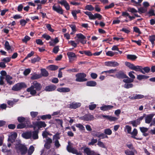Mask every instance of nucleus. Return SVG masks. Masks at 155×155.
<instances>
[{
  "mask_svg": "<svg viewBox=\"0 0 155 155\" xmlns=\"http://www.w3.org/2000/svg\"><path fill=\"white\" fill-rule=\"evenodd\" d=\"M42 87L41 84L37 81H34L30 87L27 89V91L30 92L31 94L34 95L36 93V91H40Z\"/></svg>",
  "mask_w": 155,
  "mask_h": 155,
  "instance_id": "1",
  "label": "nucleus"
},
{
  "mask_svg": "<svg viewBox=\"0 0 155 155\" xmlns=\"http://www.w3.org/2000/svg\"><path fill=\"white\" fill-rule=\"evenodd\" d=\"M21 141L17 140L16 143V148L17 151L20 152L22 154L26 153L27 151V148L25 145L21 144Z\"/></svg>",
  "mask_w": 155,
  "mask_h": 155,
  "instance_id": "2",
  "label": "nucleus"
},
{
  "mask_svg": "<svg viewBox=\"0 0 155 155\" xmlns=\"http://www.w3.org/2000/svg\"><path fill=\"white\" fill-rule=\"evenodd\" d=\"M68 145L67 147V149L68 152L77 155H81V153L80 152H78L75 149L72 147L71 143L70 141L68 142Z\"/></svg>",
  "mask_w": 155,
  "mask_h": 155,
  "instance_id": "3",
  "label": "nucleus"
},
{
  "mask_svg": "<svg viewBox=\"0 0 155 155\" xmlns=\"http://www.w3.org/2000/svg\"><path fill=\"white\" fill-rule=\"evenodd\" d=\"M27 87L26 84L24 83H18L15 85L12 88V90L14 91H18L23 88Z\"/></svg>",
  "mask_w": 155,
  "mask_h": 155,
  "instance_id": "4",
  "label": "nucleus"
},
{
  "mask_svg": "<svg viewBox=\"0 0 155 155\" xmlns=\"http://www.w3.org/2000/svg\"><path fill=\"white\" fill-rule=\"evenodd\" d=\"M86 74L84 73H79L76 75V81L78 82H83L87 81V79L85 78Z\"/></svg>",
  "mask_w": 155,
  "mask_h": 155,
  "instance_id": "5",
  "label": "nucleus"
},
{
  "mask_svg": "<svg viewBox=\"0 0 155 155\" xmlns=\"http://www.w3.org/2000/svg\"><path fill=\"white\" fill-rule=\"evenodd\" d=\"M35 129L36 127H37L38 129L42 127H45L46 126V124L44 121H36L33 123Z\"/></svg>",
  "mask_w": 155,
  "mask_h": 155,
  "instance_id": "6",
  "label": "nucleus"
},
{
  "mask_svg": "<svg viewBox=\"0 0 155 155\" xmlns=\"http://www.w3.org/2000/svg\"><path fill=\"white\" fill-rule=\"evenodd\" d=\"M17 136V134L16 132H12L9 134L8 136V140L12 143L14 141Z\"/></svg>",
  "mask_w": 155,
  "mask_h": 155,
  "instance_id": "7",
  "label": "nucleus"
},
{
  "mask_svg": "<svg viewBox=\"0 0 155 155\" xmlns=\"http://www.w3.org/2000/svg\"><path fill=\"white\" fill-rule=\"evenodd\" d=\"M104 64L106 66L113 67H115L119 65L118 63L115 61H106L105 62Z\"/></svg>",
  "mask_w": 155,
  "mask_h": 155,
  "instance_id": "8",
  "label": "nucleus"
},
{
  "mask_svg": "<svg viewBox=\"0 0 155 155\" xmlns=\"http://www.w3.org/2000/svg\"><path fill=\"white\" fill-rule=\"evenodd\" d=\"M144 96L142 94H134L132 95L129 96V98L131 100H136L143 98Z\"/></svg>",
  "mask_w": 155,
  "mask_h": 155,
  "instance_id": "9",
  "label": "nucleus"
},
{
  "mask_svg": "<svg viewBox=\"0 0 155 155\" xmlns=\"http://www.w3.org/2000/svg\"><path fill=\"white\" fill-rule=\"evenodd\" d=\"M53 9L57 13L62 14L63 13V10L59 5L56 6L54 5L52 7Z\"/></svg>",
  "mask_w": 155,
  "mask_h": 155,
  "instance_id": "10",
  "label": "nucleus"
},
{
  "mask_svg": "<svg viewBox=\"0 0 155 155\" xmlns=\"http://www.w3.org/2000/svg\"><path fill=\"white\" fill-rule=\"evenodd\" d=\"M94 118V116L90 114L85 115L83 117H80V119L87 121L93 120Z\"/></svg>",
  "mask_w": 155,
  "mask_h": 155,
  "instance_id": "11",
  "label": "nucleus"
},
{
  "mask_svg": "<svg viewBox=\"0 0 155 155\" xmlns=\"http://www.w3.org/2000/svg\"><path fill=\"white\" fill-rule=\"evenodd\" d=\"M67 55H68L69 59V61L71 62L74 60V58H76V55L75 54L71 52H69L67 53Z\"/></svg>",
  "mask_w": 155,
  "mask_h": 155,
  "instance_id": "12",
  "label": "nucleus"
},
{
  "mask_svg": "<svg viewBox=\"0 0 155 155\" xmlns=\"http://www.w3.org/2000/svg\"><path fill=\"white\" fill-rule=\"evenodd\" d=\"M81 105V103L74 102L70 104L69 107L72 109H76L80 107Z\"/></svg>",
  "mask_w": 155,
  "mask_h": 155,
  "instance_id": "13",
  "label": "nucleus"
},
{
  "mask_svg": "<svg viewBox=\"0 0 155 155\" xmlns=\"http://www.w3.org/2000/svg\"><path fill=\"white\" fill-rule=\"evenodd\" d=\"M22 136L23 138L26 139L31 138L32 136L31 131L23 133L22 134Z\"/></svg>",
  "mask_w": 155,
  "mask_h": 155,
  "instance_id": "14",
  "label": "nucleus"
},
{
  "mask_svg": "<svg viewBox=\"0 0 155 155\" xmlns=\"http://www.w3.org/2000/svg\"><path fill=\"white\" fill-rule=\"evenodd\" d=\"M56 88V87L54 85H49L46 87L45 90L46 91H51L54 90Z\"/></svg>",
  "mask_w": 155,
  "mask_h": 155,
  "instance_id": "15",
  "label": "nucleus"
},
{
  "mask_svg": "<svg viewBox=\"0 0 155 155\" xmlns=\"http://www.w3.org/2000/svg\"><path fill=\"white\" fill-rule=\"evenodd\" d=\"M154 115L155 114H152L147 115L146 117V123L147 124L150 123L153 117L154 116Z\"/></svg>",
  "mask_w": 155,
  "mask_h": 155,
  "instance_id": "16",
  "label": "nucleus"
},
{
  "mask_svg": "<svg viewBox=\"0 0 155 155\" xmlns=\"http://www.w3.org/2000/svg\"><path fill=\"white\" fill-rule=\"evenodd\" d=\"M140 129L144 136L146 137L148 135V134L146 133L148 130V128L144 127H140Z\"/></svg>",
  "mask_w": 155,
  "mask_h": 155,
  "instance_id": "17",
  "label": "nucleus"
},
{
  "mask_svg": "<svg viewBox=\"0 0 155 155\" xmlns=\"http://www.w3.org/2000/svg\"><path fill=\"white\" fill-rule=\"evenodd\" d=\"M57 91L60 92H68L70 91L68 87H61L57 89Z\"/></svg>",
  "mask_w": 155,
  "mask_h": 155,
  "instance_id": "18",
  "label": "nucleus"
},
{
  "mask_svg": "<svg viewBox=\"0 0 155 155\" xmlns=\"http://www.w3.org/2000/svg\"><path fill=\"white\" fill-rule=\"evenodd\" d=\"M114 107L113 106L110 105H104L100 107L101 110L103 111L110 110Z\"/></svg>",
  "mask_w": 155,
  "mask_h": 155,
  "instance_id": "19",
  "label": "nucleus"
},
{
  "mask_svg": "<svg viewBox=\"0 0 155 155\" xmlns=\"http://www.w3.org/2000/svg\"><path fill=\"white\" fill-rule=\"evenodd\" d=\"M102 117L111 121H114L117 120V118L111 116L103 115Z\"/></svg>",
  "mask_w": 155,
  "mask_h": 155,
  "instance_id": "20",
  "label": "nucleus"
},
{
  "mask_svg": "<svg viewBox=\"0 0 155 155\" xmlns=\"http://www.w3.org/2000/svg\"><path fill=\"white\" fill-rule=\"evenodd\" d=\"M32 136L31 137L34 139H37L38 138V130H35L33 131H31Z\"/></svg>",
  "mask_w": 155,
  "mask_h": 155,
  "instance_id": "21",
  "label": "nucleus"
},
{
  "mask_svg": "<svg viewBox=\"0 0 155 155\" xmlns=\"http://www.w3.org/2000/svg\"><path fill=\"white\" fill-rule=\"evenodd\" d=\"M133 70L136 71H140L142 73H144L143 71L142 70V67L141 66H135L134 65Z\"/></svg>",
  "mask_w": 155,
  "mask_h": 155,
  "instance_id": "22",
  "label": "nucleus"
},
{
  "mask_svg": "<svg viewBox=\"0 0 155 155\" xmlns=\"http://www.w3.org/2000/svg\"><path fill=\"white\" fill-rule=\"evenodd\" d=\"M58 136L54 135L53 137V140H56L55 142V145L57 148L59 147L60 146V144L59 143V141L58 140Z\"/></svg>",
  "mask_w": 155,
  "mask_h": 155,
  "instance_id": "23",
  "label": "nucleus"
},
{
  "mask_svg": "<svg viewBox=\"0 0 155 155\" xmlns=\"http://www.w3.org/2000/svg\"><path fill=\"white\" fill-rule=\"evenodd\" d=\"M84 152L87 155H93L94 151H91L89 148L87 147L84 149Z\"/></svg>",
  "mask_w": 155,
  "mask_h": 155,
  "instance_id": "24",
  "label": "nucleus"
},
{
  "mask_svg": "<svg viewBox=\"0 0 155 155\" xmlns=\"http://www.w3.org/2000/svg\"><path fill=\"white\" fill-rule=\"evenodd\" d=\"M51 41L49 42L50 46H54L59 42L58 38H56L54 39H51Z\"/></svg>",
  "mask_w": 155,
  "mask_h": 155,
  "instance_id": "25",
  "label": "nucleus"
},
{
  "mask_svg": "<svg viewBox=\"0 0 155 155\" xmlns=\"http://www.w3.org/2000/svg\"><path fill=\"white\" fill-rule=\"evenodd\" d=\"M116 77L118 78H125L126 75L121 72H119L116 74Z\"/></svg>",
  "mask_w": 155,
  "mask_h": 155,
  "instance_id": "26",
  "label": "nucleus"
},
{
  "mask_svg": "<svg viewBox=\"0 0 155 155\" xmlns=\"http://www.w3.org/2000/svg\"><path fill=\"white\" fill-rule=\"evenodd\" d=\"M12 77L10 76L9 75H7L6 76L5 79L7 83L10 85L12 84H13V81L11 80L12 79Z\"/></svg>",
  "mask_w": 155,
  "mask_h": 155,
  "instance_id": "27",
  "label": "nucleus"
},
{
  "mask_svg": "<svg viewBox=\"0 0 155 155\" xmlns=\"http://www.w3.org/2000/svg\"><path fill=\"white\" fill-rule=\"evenodd\" d=\"M41 75L40 74H38L34 73L32 75V76L31 77V78L32 80L37 79L41 78Z\"/></svg>",
  "mask_w": 155,
  "mask_h": 155,
  "instance_id": "28",
  "label": "nucleus"
},
{
  "mask_svg": "<svg viewBox=\"0 0 155 155\" xmlns=\"http://www.w3.org/2000/svg\"><path fill=\"white\" fill-rule=\"evenodd\" d=\"M149 41L151 42L153 47L154 45V41H155V35H153L150 36L149 37Z\"/></svg>",
  "mask_w": 155,
  "mask_h": 155,
  "instance_id": "29",
  "label": "nucleus"
},
{
  "mask_svg": "<svg viewBox=\"0 0 155 155\" xmlns=\"http://www.w3.org/2000/svg\"><path fill=\"white\" fill-rule=\"evenodd\" d=\"M41 119L42 120H45L46 119H50L51 118V115L50 114L43 115L40 116Z\"/></svg>",
  "mask_w": 155,
  "mask_h": 155,
  "instance_id": "30",
  "label": "nucleus"
},
{
  "mask_svg": "<svg viewBox=\"0 0 155 155\" xmlns=\"http://www.w3.org/2000/svg\"><path fill=\"white\" fill-rule=\"evenodd\" d=\"M149 77V76L140 74L137 75V79L139 80H141L142 79H147Z\"/></svg>",
  "mask_w": 155,
  "mask_h": 155,
  "instance_id": "31",
  "label": "nucleus"
},
{
  "mask_svg": "<svg viewBox=\"0 0 155 155\" xmlns=\"http://www.w3.org/2000/svg\"><path fill=\"white\" fill-rule=\"evenodd\" d=\"M86 85L88 86L94 87L97 85V83L95 81H90L87 82Z\"/></svg>",
  "mask_w": 155,
  "mask_h": 155,
  "instance_id": "32",
  "label": "nucleus"
},
{
  "mask_svg": "<svg viewBox=\"0 0 155 155\" xmlns=\"http://www.w3.org/2000/svg\"><path fill=\"white\" fill-rule=\"evenodd\" d=\"M55 120L56 121L57 125L58 126L60 125L61 127H63L62 125L63 122L61 120L56 119H55Z\"/></svg>",
  "mask_w": 155,
  "mask_h": 155,
  "instance_id": "33",
  "label": "nucleus"
},
{
  "mask_svg": "<svg viewBox=\"0 0 155 155\" xmlns=\"http://www.w3.org/2000/svg\"><path fill=\"white\" fill-rule=\"evenodd\" d=\"M126 79H124L123 80V81L125 83H132L133 82L134 80L129 78L128 76L126 75L125 78Z\"/></svg>",
  "mask_w": 155,
  "mask_h": 155,
  "instance_id": "34",
  "label": "nucleus"
},
{
  "mask_svg": "<svg viewBox=\"0 0 155 155\" xmlns=\"http://www.w3.org/2000/svg\"><path fill=\"white\" fill-rule=\"evenodd\" d=\"M42 75L44 77H47L48 75V72L44 69H42L41 70Z\"/></svg>",
  "mask_w": 155,
  "mask_h": 155,
  "instance_id": "35",
  "label": "nucleus"
},
{
  "mask_svg": "<svg viewBox=\"0 0 155 155\" xmlns=\"http://www.w3.org/2000/svg\"><path fill=\"white\" fill-rule=\"evenodd\" d=\"M137 57L134 55L128 54L127 55V58L132 61L135 60Z\"/></svg>",
  "mask_w": 155,
  "mask_h": 155,
  "instance_id": "36",
  "label": "nucleus"
},
{
  "mask_svg": "<svg viewBox=\"0 0 155 155\" xmlns=\"http://www.w3.org/2000/svg\"><path fill=\"white\" fill-rule=\"evenodd\" d=\"M48 69L52 71H55L57 70L58 68V67L54 65H51L48 67Z\"/></svg>",
  "mask_w": 155,
  "mask_h": 155,
  "instance_id": "37",
  "label": "nucleus"
},
{
  "mask_svg": "<svg viewBox=\"0 0 155 155\" xmlns=\"http://www.w3.org/2000/svg\"><path fill=\"white\" fill-rule=\"evenodd\" d=\"M124 130L128 134H130L131 131V127L129 125H126L125 127Z\"/></svg>",
  "mask_w": 155,
  "mask_h": 155,
  "instance_id": "38",
  "label": "nucleus"
},
{
  "mask_svg": "<svg viewBox=\"0 0 155 155\" xmlns=\"http://www.w3.org/2000/svg\"><path fill=\"white\" fill-rule=\"evenodd\" d=\"M97 144L99 147H101L106 148V147L104 145V143L100 141V139L98 140V141Z\"/></svg>",
  "mask_w": 155,
  "mask_h": 155,
  "instance_id": "39",
  "label": "nucleus"
},
{
  "mask_svg": "<svg viewBox=\"0 0 155 155\" xmlns=\"http://www.w3.org/2000/svg\"><path fill=\"white\" fill-rule=\"evenodd\" d=\"M34 147L32 146H31L30 147L28 150V155H31L33 152L34 151Z\"/></svg>",
  "mask_w": 155,
  "mask_h": 155,
  "instance_id": "40",
  "label": "nucleus"
},
{
  "mask_svg": "<svg viewBox=\"0 0 155 155\" xmlns=\"http://www.w3.org/2000/svg\"><path fill=\"white\" fill-rule=\"evenodd\" d=\"M76 37L78 39H79L80 41L86 38L81 33L77 34Z\"/></svg>",
  "mask_w": 155,
  "mask_h": 155,
  "instance_id": "41",
  "label": "nucleus"
},
{
  "mask_svg": "<svg viewBox=\"0 0 155 155\" xmlns=\"http://www.w3.org/2000/svg\"><path fill=\"white\" fill-rule=\"evenodd\" d=\"M133 86V85L131 83H125L124 86V87L127 89L132 88Z\"/></svg>",
  "mask_w": 155,
  "mask_h": 155,
  "instance_id": "42",
  "label": "nucleus"
},
{
  "mask_svg": "<svg viewBox=\"0 0 155 155\" xmlns=\"http://www.w3.org/2000/svg\"><path fill=\"white\" fill-rule=\"evenodd\" d=\"M104 133L106 135H110L111 134L112 131L110 129L107 128L104 130Z\"/></svg>",
  "mask_w": 155,
  "mask_h": 155,
  "instance_id": "43",
  "label": "nucleus"
},
{
  "mask_svg": "<svg viewBox=\"0 0 155 155\" xmlns=\"http://www.w3.org/2000/svg\"><path fill=\"white\" fill-rule=\"evenodd\" d=\"M93 16L94 18L92 19V20H94L96 18L100 20L102 18V16L99 14H95L94 15H93Z\"/></svg>",
  "mask_w": 155,
  "mask_h": 155,
  "instance_id": "44",
  "label": "nucleus"
},
{
  "mask_svg": "<svg viewBox=\"0 0 155 155\" xmlns=\"http://www.w3.org/2000/svg\"><path fill=\"white\" fill-rule=\"evenodd\" d=\"M125 64L127 67L133 70L134 66V64L127 61L125 62Z\"/></svg>",
  "mask_w": 155,
  "mask_h": 155,
  "instance_id": "45",
  "label": "nucleus"
},
{
  "mask_svg": "<svg viewBox=\"0 0 155 155\" xmlns=\"http://www.w3.org/2000/svg\"><path fill=\"white\" fill-rule=\"evenodd\" d=\"M138 133V132L137 129L136 128H134L132 132H131V133L130 134L132 135V137H133L136 136H137Z\"/></svg>",
  "mask_w": 155,
  "mask_h": 155,
  "instance_id": "46",
  "label": "nucleus"
},
{
  "mask_svg": "<svg viewBox=\"0 0 155 155\" xmlns=\"http://www.w3.org/2000/svg\"><path fill=\"white\" fill-rule=\"evenodd\" d=\"M84 13L87 15L89 18L91 20L92 19L94 18H93V15L91 12H84Z\"/></svg>",
  "mask_w": 155,
  "mask_h": 155,
  "instance_id": "47",
  "label": "nucleus"
},
{
  "mask_svg": "<svg viewBox=\"0 0 155 155\" xmlns=\"http://www.w3.org/2000/svg\"><path fill=\"white\" fill-rule=\"evenodd\" d=\"M125 153L127 155H134V152L129 150H127L125 151Z\"/></svg>",
  "mask_w": 155,
  "mask_h": 155,
  "instance_id": "48",
  "label": "nucleus"
},
{
  "mask_svg": "<svg viewBox=\"0 0 155 155\" xmlns=\"http://www.w3.org/2000/svg\"><path fill=\"white\" fill-rule=\"evenodd\" d=\"M128 10L129 12L134 14L136 13L137 12V11L135 8L130 7L128 8Z\"/></svg>",
  "mask_w": 155,
  "mask_h": 155,
  "instance_id": "49",
  "label": "nucleus"
},
{
  "mask_svg": "<svg viewBox=\"0 0 155 155\" xmlns=\"http://www.w3.org/2000/svg\"><path fill=\"white\" fill-rule=\"evenodd\" d=\"M142 70H143V72L144 73H143V74H145V73H148L149 72L150 69V68L147 67H145L144 68H142Z\"/></svg>",
  "mask_w": 155,
  "mask_h": 155,
  "instance_id": "50",
  "label": "nucleus"
},
{
  "mask_svg": "<svg viewBox=\"0 0 155 155\" xmlns=\"http://www.w3.org/2000/svg\"><path fill=\"white\" fill-rule=\"evenodd\" d=\"M75 126L77 127L80 130H84L85 129L84 127L81 124H76Z\"/></svg>",
  "mask_w": 155,
  "mask_h": 155,
  "instance_id": "51",
  "label": "nucleus"
},
{
  "mask_svg": "<svg viewBox=\"0 0 155 155\" xmlns=\"http://www.w3.org/2000/svg\"><path fill=\"white\" fill-rule=\"evenodd\" d=\"M41 59V58L38 56L36 58H34L31 60V62L32 63H35V62L38 61Z\"/></svg>",
  "mask_w": 155,
  "mask_h": 155,
  "instance_id": "52",
  "label": "nucleus"
},
{
  "mask_svg": "<svg viewBox=\"0 0 155 155\" xmlns=\"http://www.w3.org/2000/svg\"><path fill=\"white\" fill-rule=\"evenodd\" d=\"M45 25L48 30H49V31L52 32L54 31V30L51 28V25L48 24H45Z\"/></svg>",
  "mask_w": 155,
  "mask_h": 155,
  "instance_id": "53",
  "label": "nucleus"
},
{
  "mask_svg": "<svg viewBox=\"0 0 155 155\" xmlns=\"http://www.w3.org/2000/svg\"><path fill=\"white\" fill-rule=\"evenodd\" d=\"M5 48L7 50L9 51L11 47L8 41H5Z\"/></svg>",
  "mask_w": 155,
  "mask_h": 155,
  "instance_id": "54",
  "label": "nucleus"
},
{
  "mask_svg": "<svg viewBox=\"0 0 155 155\" xmlns=\"http://www.w3.org/2000/svg\"><path fill=\"white\" fill-rule=\"evenodd\" d=\"M68 43L71 44L72 46L74 48H76L77 46V44L74 41H68Z\"/></svg>",
  "mask_w": 155,
  "mask_h": 155,
  "instance_id": "55",
  "label": "nucleus"
},
{
  "mask_svg": "<svg viewBox=\"0 0 155 155\" xmlns=\"http://www.w3.org/2000/svg\"><path fill=\"white\" fill-rule=\"evenodd\" d=\"M85 8L88 10L91 11L94 9V8L91 5H88L85 7Z\"/></svg>",
  "mask_w": 155,
  "mask_h": 155,
  "instance_id": "56",
  "label": "nucleus"
},
{
  "mask_svg": "<svg viewBox=\"0 0 155 155\" xmlns=\"http://www.w3.org/2000/svg\"><path fill=\"white\" fill-rule=\"evenodd\" d=\"M100 132L97 131H93L92 133V135L94 137L99 138Z\"/></svg>",
  "mask_w": 155,
  "mask_h": 155,
  "instance_id": "57",
  "label": "nucleus"
},
{
  "mask_svg": "<svg viewBox=\"0 0 155 155\" xmlns=\"http://www.w3.org/2000/svg\"><path fill=\"white\" fill-rule=\"evenodd\" d=\"M135 72L134 71H131L129 73L128 75L132 79H134L135 78V76L133 74Z\"/></svg>",
  "mask_w": 155,
  "mask_h": 155,
  "instance_id": "58",
  "label": "nucleus"
},
{
  "mask_svg": "<svg viewBox=\"0 0 155 155\" xmlns=\"http://www.w3.org/2000/svg\"><path fill=\"white\" fill-rule=\"evenodd\" d=\"M42 37L43 38H45L47 40H48L50 39H51V37L49 35L46 34L43 35Z\"/></svg>",
  "mask_w": 155,
  "mask_h": 155,
  "instance_id": "59",
  "label": "nucleus"
},
{
  "mask_svg": "<svg viewBox=\"0 0 155 155\" xmlns=\"http://www.w3.org/2000/svg\"><path fill=\"white\" fill-rule=\"evenodd\" d=\"M97 142V140L96 139H92L91 140V142L88 143L89 145H93L94 144Z\"/></svg>",
  "mask_w": 155,
  "mask_h": 155,
  "instance_id": "60",
  "label": "nucleus"
},
{
  "mask_svg": "<svg viewBox=\"0 0 155 155\" xmlns=\"http://www.w3.org/2000/svg\"><path fill=\"white\" fill-rule=\"evenodd\" d=\"M106 54L108 56L112 57L114 55V53L111 51H108L106 53Z\"/></svg>",
  "mask_w": 155,
  "mask_h": 155,
  "instance_id": "61",
  "label": "nucleus"
},
{
  "mask_svg": "<svg viewBox=\"0 0 155 155\" xmlns=\"http://www.w3.org/2000/svg\"><path fill=\"white\" fill-rule=\"evenodd\" d=\"M31 115L33 118L36 117L38 114V112H31L30 113Z\"/></svg>",
  "mask_w": 155,
  "mask_h": 155,
  "instance_id": "62",
  "label": "nucleus"
},
{
  "mask_svg": "<svg viewBox=\"0 0 155 155\" xmlns=\"http://www.w3.org/2000/svg\"><path fill=\"white\" fill-rule=\"evenodd\" d=\"M147 10V8L145 7H141L138 9L139 12L142 13L146 12Z\"/></svg>",
  "mask_w": 155,
  "mask_h": 155,
  "instance_id": "63",
  "label": "nucleus"
},
{
  "mask_svg": "<svg viewBox=\"0 0 155 155\" xmlns=\"http://www.w3.org/2000/svg\"><path fill=\"white\" fill-rule=\"evenodd\" d=\"M96 106V105L95 104H91L89 105V108L90 110H93Z\"/></svg>",
  "mask_w": 155,
  "mask_h": 155,
  "instance_id": "64",
  "label": "nucleus"
}]
</instances>
